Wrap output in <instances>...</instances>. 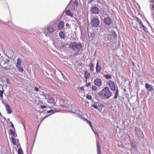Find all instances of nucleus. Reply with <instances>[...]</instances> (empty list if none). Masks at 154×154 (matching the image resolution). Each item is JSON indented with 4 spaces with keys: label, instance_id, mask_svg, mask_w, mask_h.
<instances>
[{
    "label": "nucleus",
    "instance_id": "nucleus-2",
    "mask_svg": "<svg viewBox=\"0 0 154 154\" xmlns=\"http://www.w3.org/2000/svg\"><path fill=\"white\" fill-rule=\"evenodd\" d=\"M100 97L103 99L109 98L112 95V93L108 87H104L100 93Z\"/></svg>",
    "mask_w": 154,
    "mask_h": 154
},
{
    "label": "nucleus",
    "instance_id": "nucleus-11",
    "mask_svg": "<svg viewBox=\"0 0 154 154\" xmlns=\"http://www.w3.org/2000/svg\"><path fill=\"white\" fill-rule=\"evenodd\" d=\"M64 26V22L63 21H61L57 26L58 29L60 30H62Z\"/></svg>",
    "mask_w": 154,
    "mask_h": 154
},
{
    "label": "nucleus",
    "instance_id": "nucleus-41",
    "mask_svg": "<svg viewBox=\"0 0 154 154\" xmlns=\"http://www.w3.org/2000/svg\"><path fill=\"white\" fill-rule=\"evenodd\" d=\"M132 147H133V148L134 149H136V145H133Z\"/></svg>",
    "mask_w": 154,
    "mask_h": 154
},
{
    "label": "nucleus",
    "instance_id": "nucleus-46",
    "mask_svg": "<svg viewBox=\"0 0 154 154\" xmlns=\"http://www.w3.org/2000/svg\"><path fill=\"white\" fill-rule=\"evenodd\" d=\"M80 89H81V90H83V87H81L80 88Z\"/></svg>",
    "mask_w": 154,
    "mask_h": 154
},
{
    "label": "nucleus",
    "instance_id": "nucleus-44",
    "mask_svg": "<svg viewBox=\"0 0 154 154\" xmlns=\"http://www.w3.org/2000/svg\"><path fill=\"white\" fill-rule=\"evenodd\" d=\"M8 25L9 26H11V22H9L8 23Z\"/></svg>",
    "mask_w": 154,
    "mask_h": 154
},
{
    "label": "nucleus",
    "instance_id": "nucleus-35",
    "mask_svg": "<svg viewBox=\"0 0 154 154\" xmlns=\"http://www.w3.org/2000/svg\"><path fill=\"white\" fill-rule=\"evenodd\" d=\"M4 92V91H2L1 90H0V97H1L2 98H3V93Z\"/></svg>",
    "mask_w": 154,
    "mask_h": 154
},
{
    "label": "nucleus",
    "instance_id": "nucleus-20",
    "mask_svg": "<svg viewBox=\"0 0 154 154\" xmlns=\"http://www.w3.org/2000/svg\"><path fill=\"white\" fill-rule=\"evenodd\" d=\"M59 35L62 38H64L65 37L64 33L62 31H60L59 33Z\"/></svg>",
    "mask_w": 154,
    "mask_h": 154
},
{
    "label": "nucleus",
    "instance_id": "nucleus-47",
    "mask_svg": "<svg viewBox=\"0 0 154 154\" xmlns=\"http://www.w3.org/2000/svg\"><path fill=\"white\" fill-rule=\"evenodd\" d=\"M43 96H44V98L45 99H47V98L44 95H43Z\"/></svg>",
    "mask_w": 154,
    "mask_h": 154
},
{
    "label": "nucleus",
    "instance_id": "nucleus-5",
    "mask_svg": "<svg viewBox=\"0 0 154 154\" xmlns=\"http://www.w3.org/2000/svg\"><path fill=\"white\" fill-rule=\"evenodd\" d=\"M135 130L136 134L138 137L142 138L144 137V135L140 129L137 127H135Z\"/></svg>",
    "mask_w": 154,
    "mask_h": 154
},
{
    "label": "nucleus",
    "instance_id": "nucleus-39",
    "mask_svg": "<svg viewBox=\"0 0 154 154\" xmlns=\"http://www.w3.org/2000/svg\"><path fill=\"white\" fill-rule=\"evenodd\" d=\"M40 106L41 107V108L42 109H43V108H45L46 107V106L44 105V106L41 105Z\"/></svg>",
    "mask_w": 154,
    "mask_h": 154
},
{
    "label": "nucleus",
    "instance_id": "nucleus-30",
    "mask_svg": "<svg viewBox=\"0 0 154 154\" xmlns=\"http://www.w3.org/2000/svg\"><path fill=\"white\" fill-rule=\"evenodd\" d=\"M18 154H23V151L21 148H20L18 150Z\"/></svg>",
    "mask_w": 154,
    "mask_h": 154
},
{
    "label": "nucleus",
    "instance_id": "nucleus-27",
    "mask_svg": "<svg viewBox=\"0 0 154 154\" xmlns=\"http://www.w3.org/2000/svg\"><path fill=\"white\" fill-rule=\"evenodd\" d=\"M11 139H12V143L14 145H16V143L15 139L13 137H12Z\"/></svg>",
    "mask_w": 154,
    "mask_h": 154
},
{
    "label": "nucleus",
    "instance_id": "nucleus-1",
    "mask_svg": "<svg viewBox=\"0 0 154 154\" xmlns=\"http://www.w3.org/2000/svg\"><path fill=\"white\" fill-rule=\"evenodd\" d=\"M68 47L72 50L71 53L72 55H77L81 49L82 45L77 42H71L68 44Z\"/></svg>",
    "mask_w": 154,
    "mask_h": 154
},
{
    "label": "nucleus",
    "instance_id": "nucleus-21",
    "mask_svg": "<svg viewBox=\"0 0 154 154\" xmlns=\"http://www.w3.org/2000/svg\"><path fill=\"white\" fill-rule=\"evenodd\" d=\"M22 63L21 60L19 58H18L16 64V66H20Z\"/></svg>",
    "mask_w": 154,
    "mask_h": 154
},
{
    "label": "nucleus",
    "instance_id": "nucleus-32",
    "mask_svg": "<svg viewBox=\"0 0 154 154\" xmlns=\"http://www.w3.org/2000/svg\"><path fill=\"white\" fill-rule=\"evenodd\" d=\"M142 26V27L143 28V29L146 32H148V30H147V28L146 26H145L144 25H143Z\"/></svg>",
    "mask_w": 154,
    "mask_h": 154
},
{
    "label": "nucleus",
    "instance_id": "nucleus-38",
    "mask_svg": "<svg viewBox=\"0 0 154 154\" xmlns=\"http://www.w3.org/2000/svg\"><path fill=\"white\" fill-rule=\"evenodd\" d=\"M6 81L8 84H10V82L8 79H7Z\"/></svg>",
    "mask_w": 154,
    "mask_h": 154
},
{
    "label": "nucleus",
    "instance_id": "nucleus-23",
    "mask_svg": "<svg viewBox=\"0 0 154 154\" xmlns=\"http://www.w3.org/2000/svg\"><path fill=\"white\" fill-rule=\"evenodd\" d=\"M119 90L118 88L116 90V91L115 93V95L114 96V98L115 99L117 98L118 96L119 95Z\"/></svg>",
    "mask_w": 154,
    "mask_h": 154
},
{
    "label": "nucleus",
    "instance_id": "nucleus-26",
    "mask_svg": "<svg viewBox=\"0 0 154 154\" xmlns=\"http://www.w3.org/2000/svg\"><path fill=\"white\" fill-rule=\"evenodd\" d=\"M78 5V2L77 0H75L73 2V5L74 7H76Z\"/></svg>",
    "mask_w": 154,
    "mask_h": 154
},
{
    "label": "nucleus",
    "instance_id": "nucleus-52",
    "mask_svg": "<svg viewBox=\"0 0 154 154\" xmlns=\"http://www.w3.org/2000/svg\"><path fill=\"white\" fill-rule=\"evenodd\" d=\"M114 33L116 34V32H114Z\"/></svg>",
    "mask_w": 154,
    "mask_h": 154
},
{
    "label": "nucleus",
    "instance_id": "nucleus-34",
    "mask_svg": "<svg viewBox=\"0 0 154 154\" xmlns=\"http://www.w3.org/2000/svg\"><path fill=\"white\" fill-rule=\"evenodd\" d=\"M86 97L87 98L88 100H92V97L91 96L89 95H87L86 96Z\"/></svg>",
    "mask_w": 154,
    "mask_h": 154
},
{
    "label": "nucleus",
    "instance_id": "nucleus-49",
    "mask_svg": "<svg viewBox=\"0 0 154 154\" xmlns=\"http://www.w3.org/2000/svg\"><path fill=\"white\" fill-rule=\"evenodd\" d=\"M92 1H93V0H90V2L91 3L92 2Z\"/></svg>",
    "mask_w": 154,
    "mask_h": 154
},
{
    "label": "nucleus",
    "instance_id": "nucleus-51",
    "mask_svg": "<svg viewBox=\"0 0 154 154\" xmlns=\"http://www.w3.org/2000/svg\"><path fill=\"white\" fill-rule=\"evenodd\" d=\"M68 24H66V26H68Z\"/></svg>",
    "mask_w": 154,
    "mask_h": 154
},
{
    "label": "nucleus",
    "instance_id": "nucleus-8",
    "mask_svg": "<svg viewBox=\"0 0 154 154\" xmlns=\"http://www.w3.org/2000/svg\"><path fill=\"white\" fill-rule=\"evenodd\" d=\"M10 60H6V61L2 60L0 63V66L3 68L6 69L8 66V63H9Z\"/></svg>",
    "mask_w": 154,
    "mask_h": 154
},
{
    "label": "nucleus",
    "instance_id": "nucleus-42",
    "mask_svg": "<svg viewBox=\"0 0 154 154\" xmlns=\"http://www.w3.org/2000/svg\"><path fill=\"white\" fill-rule=\"evenodd\" d=\"M53 110H50V111H48V113H51L52 112H53Z\"/></svg>",
    "mask_w": 154,
    "mask_h": 154
},
{
    "label": "nucleus",
    "instance_id": "nucleus-3",
    "mask_svg": "<svg viewBox=\"0 0 154 154\" xmlns=\"http://www.w3.org/2000/svg\"><path fill=\"white\" fill-rule=\"evenodd\" d=\"M90 24L92 26L97 27L99 25V20L96 17H94L91 19Z\"/></svg>",
    "mask_w": 154,
    "mask_h": 154
},
{
    "label": "nucleus",
    "instance_id": "nucleus-15",
    "mask_svg": "<svg viewBox=\"0 0 154 154\" xmlns=\"http://www.w3.org/2000/svg\"><path fill=\"white\" fill-rule=\"evenodd\" d=\"M7 113L8 114H10L12 112V109L10 106L8 104H6L5 105Z\"/></svg>",
    "mask_w": 154,
    "mask_h": 154
},
{
    "label": "nucleus",
    "instance_id": "nucleus-37",
    "mask_svg": "<svg viewBox=\"0 0 154 154\" xmlns=\"http://www.w3.org/2000/svg\"><path fill=\"white\" fill-rule=\"evenodd\" d=\"M34 90L36 91H39L38 89V88L37 87H35Z\"/></svg>",
    "mask_w": 154,
    "mask_h": 154
},
{
    "label": "nucleus",
    "instance_id": "nucleus-22",
    "mask_svg": "<svg viewBox=\"0 0 154 154\" xmlns=\"http://www.w3.org/2000/svg\"><path fill=\"white\" fill-rule=\"evenodd\" d=\"M17 67L19 72L21 73H22L24 71L23 69L20 67V66H17Z\"/></svg>",
    "mask_w": 154,
    "mask_h": 154
},
{
    "label": "nucleus",
    "instance_id": "nucleus-36",
    "mask_svg": "<svg viewBox=\"0 0 154 154\" xmlns=\"http://www.w3.org/2000/svg\"><path fill=\"white\" fill-rule=\"evenodd\" d=\"M94 2H96L100 4V0H93Z\"/></svg>",
    "mask_w": 154,
    "mask_h": 154
},
{
    "label": "nucleus",
    "instance_id": "nucleus-28",
    "mask_svg": "<svg viewBox=\"0 0 154 154\" xmlns=\"http://www.w3.org/2000/svg\"><path fill=\"white\" fill-rule=\"evenodd\" d=\"M104 76L107 79H109L112 78L111 76L109 75H105Z\"/></svg>",
    "mask_w": 154,
    "mask_h": 154
},
{
    "label": "nucleus",
    "instance_id": "nucleus-19",
    "mask_svg": "<svg viewBox=\"0 0 154 154\" xmlns=\"http://www.w3.org/2000/svg\"><path fill=\"white\" fill-rule=\"evenodd\" d=\"M85 78L86 79V81H87V79L88 78L89 76L90 75V73L87 71H85L84 72Z\"/></svg>",
    "mask_w": 154,
    "mask_h": 154
},
{
    "label": "nucleus",
    "instance_id": "nucleus-40",
    "mask_svg": "<svg viewBox=\"0 0 154 154\" xmlns=\"http://www.w3.org/2000/svg\"><path fill=\"white\" fill-rule=\"evenodd\" d=\"M61 74H62V75H63V78H64V80H65V79H67L65 77V76H64L63 75V73H61Z\"/></svg>",
    "mask_w": 154,
    "mask_h": 154
},
{
    "label": "nucleus",
    "instance_id": "nucleus-25",
    "mask_svg": "<svg viewBox=\"0 0 154 154\" xmlns=\"http://www.w3.org/2000/svg\"><path fill=\"white\" fill-rule=\"evenodd\" d=\"M136 18L137 19V20L138 22L139 23L140 26H142L143 25L141 21L140 20L139 18H138L137 17H136Z\"/></svg>",
    "mask_w": 154,
    "mask_h": 154
},
{
    "label": "nucleus",
    "instance_id": "nucleus-31",
    "mask_svg": "<svg viewBox=\"0 0 154 154\" xmlns=\"http://www.w3.org/2000/svg\"><path fill=\"white\" fill-rule=\"evenodd\" d=\"M91 89L94 91H96L97 89V87L95 85L91 87Z\"/></svg>",
    "mask_w": 154,
    "mask_h": 154
},
{
    "label": "nucleus",
    "instance_id": "nucleus-6",
    "mask_svg": "<svg viewBox=\"0 0 154 154\" xmlns=\"http://www.w3.org/2000/svg\"><path fill=\"white\" fill-rule=\"evenodd\" d=\"M99 11V8L97 7H92L90 10V13L91 14H97Z\"/></svg>",
    "mask_w": 154,
    "mask_h": 154
},
{
    "label": "nucleus",
    "instance_id": "nucleus-29",
    "mask_svg": "<svg viewBox=\"0 0 154 154\" xmlns=\"http://www.w3.org/2000/svg\"><path fill=\"white\" fill-rule=\"evenodd\" d=\"M94 69V67L92 64L90 65V70L91 71H93Z\"/></svg>",
    "mask_w": 154,
    "mask_h": 154
},
{
    "label": "nucleus",
    "instance_id": "nucleus-12",
    "mask_svg": "<svg viewBox=\"0 0 154 154\" xmlns=\"http://www.w3.org/2000/svg\"><path fill=\"white\" fill-rule=\"evenodd\" d=\"M100 62L99 61H97L96 67V72L97 73L100 72L101 69V68L100 66L99 65Z\"/></svg>",
    "mask_w": 154,
    "mask_h": 154
},
{
    "label": "nucleus",
    "instance_id": "nucleus-14",
    "mask_svg": "<svg viewBox=\"0 0 154 154\" xmlns=\"http://www.w3.org/2000/svg\"><path fill=\"white\" fill-rule=\"evenodd\" d=\"M145 86L146 88L149 91H153L154 89L152 86L149 83H146Z\"/></svg>",
    "mask_w": 154,
    "mask_h": 154
},
{
    "label": "nucleus",
    "instance_id": "nucleus-10",
    "mask_svg": "<svg viewBox=\"0 0 154 154\" xmlns=\"http://www.w3.org/2000/svg\"><path fill=\"white\" fill-rule=\"evenodd\" d=\"M111 19L109 17H107L104 19V23L106 25H110L112 23Z\"/></svg>",
    "mask_w": 154,
    "mask_h": 154
},
{
    "label": "nucleus",
    "instance_id": "nucleus-16",
    "mask_svg": "<svg viewBox=\"0 0 154 154\" xmlns=\"http://www.w3.org/2000/svg\"><path fill=\"white\" fill-rule=\"evenodd\" d=\"M66 14L68 16H70L71 17H73V14L71 12L70 10H67L65 12Z\"/></svg>",
    "mask_w": 154,
    "mask_h": 154
},
{
    "label": "nucleus",
    "instance_id": "nucleus-45",
    "mask_svg": "<svg viewBox=\"0 0 154 154\" xmlns=\"http://www.w3.org/2000/svg\"><path fill=\"white\" fill-rule=\"evenodd\" d=\"M11 126L13 128H14V126L13 125V124L12 123V122H11Z\"/></svg>",
    "mask_w": 154,
    "mask_h": 154
},
{
    "label": "nucleus",
    "instance_id": "nucleus-43",
    "mask_svg": "<svg viewBox=\"0 0 154 154\" xmlns=\"http://www.w3.org/2000/svg\"><path fill=\"white\" fill-rule=\"evenodd\" d=\"M90 85V83H88L87 84H86L85 85L86 86H87V87H88Z\"/></svg>",
    "mask_w": 154,
    "mask_h": 154
},
{
    "label": "nucleus",
    "instance_id": "nucleus-13",
    "mask_svg": "<svg viewBox=\"0 0 154 154\" xmlns=\"http://www.w3.org/2000/svg\"><path fill=\"white\" fill-rule=\"evenodd\" d=\"M48 102L54 105L55 104L54 99L51 97H48Z\"/></svg>",
    "mask_w": 154,
    "mask_h": 154
},
{
    "label": "nucleus",
    "instance_id": "nucleus-7",
    "mask_svg": "<svg viewBox=\"0 0 154 154\" xmlns=\"http://www.w3.org/2000/svg\"><path fill=\"white\" fill-rule=\"evenodd\" d=\"M55 23H54L52 25L49 26L47 28V30L49 33H52L54 32L56 29Z\"/></svg>",
    "mask_w": 154,
    "mask_h": 154
},
{
    "label": "nucleus",
    "instance_id": "nucleus-4",
    "mask_svg": "<svg viewBox=\"0 0 154 154\" xmlns=\"http://www.w3.org/2000/svg\"><path fill=\"white\" fill-rule=\"evenodd\" d=\"M108 85L110 89L112 91L116 90V85L114 82L112 80H110L108 82Z\"/></svg>",
    "mask_w": 154,
    "mask_h": 154
},
{
    "label": "nucleus",
    "instance_id": "nucleus-18",
    "mask_svg": "<svg viewBox=\"0 0 154 154\" xmlns=\"http://www.w3.org/2000/svg\"><path fill=\"white\" fill-rule=\"evenodd\" d=\"M96 143L97 147V154H100V149L99 144L97 142H96Z\"/></svg>",
    "mask_w": 154,
    "mask_h": 154
},
{
    "label": "nucleus",
    "instance_id": "nucleus-50",
    "mask_svg": "<svg viewBox=\"0 0 154 154\" xmlns=\"http://www.w3.org/2000/svg\"><path fill=\"white\" fill-rule=\"evenodd\" d=\"M68 24H66V26H68Z\"/></svg>",
    "mask_w": 154,
    "mask_h": 154
},
{
    "label": "nucleus",
    "instance_id": "nucleus-48",
    "mask_svg": "<svg viewBox=\"0 0 154 154\" xmlns=\"http://www.w3.org/2000/svg\"><path fill=\"white\" fill-rule=\"evenodd\" d=\"M151 2L152 3H153L154 2V1H153V0H151Z\"/></svg>",
    "mask_w": 154,
    "mask_h": 154
},
{
    "label": "nucleus",
    "instance_id": "nucleus-17",
    "mask_svg": "<svg viewBox=\"0 0 154 154\" xmlns=\"http://www.w3.org/2000/svg\"><path fill=\"white\" fill-rule=\"evenodd\" d=\"M92 106L96 109H99L100 106V104L98 103H94L92 105Z\"/></svg>",
    "mask_w": 154,
    "mask_h": 154
},
{
    "label": "nucleus",
    "instance_id": "nucleus-24",
    "mask_svg": "<svg viewBox=\"0 0 154 154\" xmlns=\"http://www.w3.org/2000/svg\"><path fill=\"white\" fill-rule=\"evenodd\" d=\"M85 120V121L88 124H89V125H90V126L91 127V129H92V130L93 131V132H94V131L93 130V129L92 128V125H91V122L88 120L87 119H84Z\"/></svg>",
    "mask_w": 154,
    "mask_h": 154
},
{
    "label": "nucleus",
    "instance_id": "nucleus-9",
    "mask_svg": "<svg viewBox=\"0 0 154 154\" xmlns=\"http://www.w3.org/2000/svg\"><path fill=\"white\" fill-rule=\"evenodd\" d=\"M102 81L99 78H96L94 81V83L95 85L98 86H100L102 84Z\"/></svg>",
    "mask_w": 154,
    "mask_h": 154
},
{
    "label": "nucleus",
    "instance_id": "nucleus-33",
    "mask_svg": "<svg viewBox=\"0 0 154 154\" xmlns=\"http://www.w3.org/2000/svg\"><path fill=\"white\" fill-rule=\"evenodd\" d=\"M10 131L11 133V135H14H14H15L14 132V131H13L11 129H10Z\"/></svg>",
    "mask_w": 154,
    "mask_h": 154
}]
</instances>
